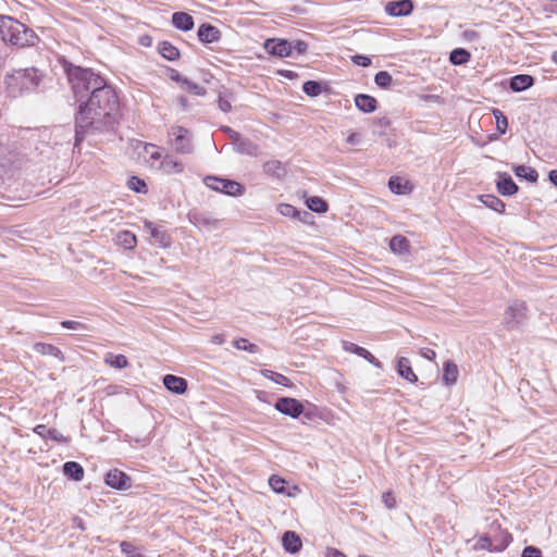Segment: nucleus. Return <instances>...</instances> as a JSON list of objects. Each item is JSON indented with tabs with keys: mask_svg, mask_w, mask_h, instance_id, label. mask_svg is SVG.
Listing matches in <instances>:
<instances>
[{
	"mask_svg": "<svg viewBox=\"0 0 557 557\" xmlns=\"http://www.w3.org/2000/svg\"><path fill=\"white\" fill-rule=\"evenodd\" d=\"M145 228L149 231L150 236L159 247L166 248L171 245V237L166 231L157 226L153 222L145 221Z\"/></svg>",
	"mask_w": 557,
	"mask_h": 557,
	"instance_id": "f3484780",
	"label": "nucleus"
},
{
	"mask_svg": "<svg viewBox=\"0 0 557 557\" xmlns=\"http://www.w3.org/2000/svg\"><path fill=\"white\" fill-rule=\"evenodd\" d=\"M263 171L267 175L277 180L286 175L285 165L278 160H270L263 163Z\"/></svg>",
	"mask_w": 557,
	"mask_h": 557,
	"instance_id": "bb28decb",
	"label": "nucleus"
},
{
	"mask_svg": "<svg viewBox=\"0 0 557 557\" xmlns=\"http://www.w3.org/2000/svg\"><path fill=\"white\" fill-rule=\"evenodd\" d=\"M374 83L382 89H387L392 86L393 77L387 71H380L374 75Z\"/></svg>",
	"mask_w": 557,
	"mask_h": 557,
	"instance_id": "a19ab883",
	"label": "nucleus"
},
{
	"mask_svg": "<svg viewBox=\"0 0 557 557\" xmlns=\"http://www.w3.org/2000/svg\"><path fill=\"white\" fill-rule=\"evenodd\" d=\"M271 488L277 494H286L287 482L280 475L273 474L269 479Z\"/></svg>",
	"mask_w": 557,
	"mask_h": 557,
	"instance_id": "37998d69",
	"label": "nucleus"
},
{
	"mask_svg": "<svg viewBox=\"0 0 557 557\" xmlns=\"http://www.w3.org/2000/svg\"><path fill=\"white\" fill-rule=\"evenodd\" d=\"M264 49L271 55L285 58L290 57L289 40L283 38H269L264 41Z\"/></svg>",
	"mask_w": 557,
	"mask_h": 557,
	"instance_id": "9b49d317",
	"label": "nucleus"
},
{
	"mask_svg": "<svg viewBox=\"0 0 557 557\" xmlns=\"http://www.w3.org/2000/svg\"><path fill=\"white\" fill-rule=\"evenodd\" d=\"M496 189L502 196L509 197L517 194L519 187L508 173L498 172L496 180Z\"/></svg>",
	"mask_w": 557,
	"mask_h": 557,
	"instance_id": "ddd939ff",
	"label": "nucleus"
},
{
	"mask_svg": "<svg viewBox=\"0 0 557 557\" xmlns=\"http://www.w3.org/2000/svg\"><path fill=\"white\" fill-rule=\"evenodd\" d=\"M0 36L3 42L17 48L33 47L39 41L32 28L8 15H0Z\"/></svg>",
	"mask_w": 557,
	"mask_h": 557,
	"instance_id": "7ed1b4c3",
	"label": "nucleus"
},
{
	"mask_svg": "<svg viewBox=\"0 0 557 557\" xmlns=\"http://www.w3.org/2000/svg\"><path fill=\"white\" fill-rule=\"evenodd\" d=\"M382 497H383V502L387 508L392 509L396 506L395 497L393 496V494L391 492L384 493Z\"/></svg>",
	"mask_w": 557,
	"mask_h": 557,
	"instance_id": "680f3d73",
	"label": "nucleus"
},
{
	"mask_svg": "<svg viewBox=\"0 0 557 557\" xmlns=\"http://www.w3.org/2000/svg\"><path fill=\"white\" fill-rule=\"evenodd\" d=\"M34 350L42 356H51L60 360L61 362L65 361L64 354L61 351L60 348L52 344L47 343H35L33 346Z\"/></svg>",
	"mask_w": 557,
	"mask_h": 557,
	"instance_id": "393cba45",
	"label": "nucleus"
},
{
	"mask_svg": "<svg viewBox=\"0 0 557 557\" xmlns=\"http://www.w3.org/2000/svg\"><path fill=\"white\" fill-rule=\"evenodd\" d=\"M120 547L122 554H124L126 557H145L131 542L123 541L120 543Z\"/></svg>",
	"mask_w": 557,
	"mask_h": 557,
	"instance_id": "c03bdc74",
	"label": "nucleus"
},
{
	"mask_svg": "<svg viewBox=\"0 0 557 557\" xmlns=\"http://www.w3.org/2000/svg\"><path fill=\"white\" fill-rule=\"evenodd\" d=\"M527 304L523 300H513L505 310L504 324L506 329L512 330L527 318Z\"/></svg>",
	"mask_w": 557,
	"mask_h": 557,
	"instance_id": "423d86ee",
	"label": "nucleus"
},
{
	"mask_svg": "<svg viewBox=\"0 0 557 557\" xmlns=\"http://www.w3.org/2000/svg\"><path fill=\"white\" fill-rule=\"evenodd\" d=\"M235 150L240 154L256 157L259 153V147L248 138L242 136L234 144Z\"/></svg>",
	"mask_w": 557,
	"mask_h": 557,
	"instance_id": "a878e982",
	"label": "nucleus"
},
{
	"mask_svg": "<svg viewBox=\"0 0 557 557\" xmlns=\"http://www.w3.org/2000/svg\"><path fill=\"white\" fill-rule=\"evenodd\" d=\"M163 385L164 387L176 395H183L188 387L187 381L182 376H176L173 374H166L163 376Z\"/></svg>",
	"mask_w": 557,
	"mask_h": 557,
	"instance_id": "dca6fc26",
	"label": "nucleus"
},
{
	"mask_svg": "<svg viewBox=\"0 0 557 557\" xmlns=\"http://www.w3.org/2000/svg\"><path fill=\"white\" fill-rule=\"evenodd\" d=\"M44 79V73L36 67L13 70L4 76L7 94L17 98L38 89Z\"/></svg>",
	"mask_w": 557,
	"mask_h": 557,
	"instance_id": "f03ea898",
	"label": "nucleus"
},
{
	"mask_svg": "<svg viewBox=\"0 0 557 557\" xmlns=\"http://www.w3.org/2000/svg\"><path fill=\"white\" fill-rule=\"evenodd\" d=\"M189 222L198 228L206 231H214L219 227L220 221L214 219L209 212L190 210L188 212Z\"/></svg>",
	"mask_w": 557,
	"mask_h": 557,
	"instance_id": "1a4fd4ad",
	"label": "nucleus"
},
{
	"mask_svg": "<svg viewBox=\"0 0 557 557\" xmlns=\"http://www.w3.org/2000/svg\"><path fill=\"white\" fill-rule=\"evenodd\" d=\"M282 545L286 553L296 554L300 552L302 542L300 536L294 531H286L282 536Z\"/></svg>",
	"mask_w": 557,
	"mask_h": 557,
	"instance_id": "aec40b11",
	"label": "nucleus"
},
{
	"mask_svg": "<svg viewBox=\"0 0 557 557\" xmlns=\"http://www.w3.org/2000/svg\"><path fill=\"white\" fill-rule=\"evenodd\" d=\"M513 173L517 177L524 178L530 183H536L539 180L537 171L523 164L513 166Z\"/></svg>",
	"mask_w": 557,
	"mask_h": 557,
	"instance_id": "2f4dec72",
	"label": "nucleus"
},
{
	"mask_svg": "<svg viewBox=\"0 0 557 557\" xmlns=\"http://www.w3.org/2000/svg\"><path fill=\"white\" fill-rule=\"evenodd\" d=\"M306 206L310 211L320 214L325 213L329 210L327 202L319 196H311L307 198Z\"/></svg>",
	"mask_w": 557,
	"mask_h": 557,
	"instance_id": "72a5a7b5",
	"label": "nucleus"
},
{
	"mask_svg": "<svg viewBox=\"0 0 557 557\" xmlns=\"http://www.w3.org/2000/svg\"><path fill=\"white\" fill-rule=\"evenodd\" d=\"M397 373L400 377L407 380L410 383H416L418 381L417 374L413 372L411 368V362L406 357H399L397 359Z\"/></svg>",
	"mask_w": 557,
	"mask_h": 557,
	"instance_id": "5701e85b",
	"label": "nucleus"
},
{
	"mask_svg": "<svg viewBox=\"0 0 557 557\" xmlns=\"http://www.w3.org/2000/svg\"><path fill=\"white\" fill-rule=\"evenodd\" d=\"M274 408L282 414L288 416L293 419L299 418L304 412V405L296 398L280 397L274 404Z\"/></svg>",
	"mask_w": 557,
	"mask_h": 557,
	"instance_id": "6e6552de",
	"label": "nucleus"
},
{
	"mask_svg": "<svg viewBox=\"0 0 557 557\" xmlns=\"http://www.w3.org/2000/svg\"><path fill=\"white\" fill-rule=\"evenodd\" d=\"M278 74L288 79H294V78L298 77V74L290 70H280Z\"/></svg>",
	"mask_w": 557,
	"mask_h": 557,
	"instance_id": "0e129e2a",
	"label": "nucleus"
},
{
	"mask_svg": "<svg viewBox=\"0 0 557 557\" xmlns=\"http://www.w3.org/2000/svg\"><path fill=\"white\" fill-rule=\"evenodd\" d=\"M290 44V53L295 50L298 54H305L308 51V44L304 40L296 39L289 40Z\"/></svg>",
	"mask_w": 557,
	"mask_h": 557,
	"instance_id": "3c124183",
	"label": "nucleus"
},
{
	"mask_svg": "<svg viewBox=\"0 0 557 557\" xmlns=\"http://www.w3.org/2000/svg\"><path fill=\"white\" fill-rule=\"evenodd\" d=\"M73 524H74L76 528L81 529L82 531H84V530L86 529V527H85V523H84L83 519H82V518H79V517H74V518H73Z\"/></svg>",
	"mask_w": 557,
	"mask_h": 557,
	"instance_id": "774afa93",
	"label": "nucleus"
},
{
	"mask_svg": "<svg viewBox=\"0 0 557 557\" xmlns=\"http://www.w3.org/2000/svg\"><path fill=\"white\" fill-rule=\"evenodd\" d=\"M343 349L347 352L355 354L363 359H366L369 363L374 366L376 369H382L383 364L382 362L375 358L368 349L351 343V342H343Z\"/></svg>",
	"mask_w": 557,
	"mask_h": 557,
	"instance_id": "4468645a",
	"label": "nucleus"
},
{
	"mask_svg": "<svg viewBox=\"0 0 557 557\" xmlns=\"http://www.w3.org/2000/svg\"><path fill=\"white\" fill-rule=\"evenodd\" d=\"M409 240L401 235H395L389 240V249L394 253H405L409 250Z\"/></svg>",
	"mask_w": 557,
	"mask_h": 557,
	"instance_id": "f704fd0d",
	"label": "nucleus"
},
{
	"mask_svg": "<svg viewBox=\"0 0 557 557\" xmlns=\"http://www.w3.org/2000/svg\"><path fill=\"white\" fill-rule=\"evenodd\" d=\"M218 106L221 111L225 113L230 112L232 110L231 98L220 92L218 98Z\"/></svg>",
	"mask_w": 557,
	"mask_h": 557,
	"instance_id": "603ef678",
	"label": "nucleus"
},
{
	"mask_svg": "<svg viewBox=\"0 0 557 557\" xmlns=\"http://www.w3.org/2000/svg\"><path fill=\"white\" fill-rule=\"evenodd\" d=\"M355 106L363 113H372L377 108V100L368 94H358L355 96Z\"/></svg>",
	"mask_w": 557,
	"mask_h": 557,
	"instance_id": "4be33fe9",
	"label": "nucleus"
},
{
	"mask_svg": "<svg viewBox=\"0 0 557 557\" xmlns=\"http://www.w3.org/2000/svg\"><path fill=\"white\" fill-rule=\"evenodd\" d=\"M296 219L302 222L304 224L313 223V215L306 210H299Z\"/></svg>",
	"mask_w": 557,
	"mask_h": 557,
	"instance_id": "6e6d98bb",
	"label": "nucleus"
},
{
	"mask_svg": "<svg viewBox=\"0 0 557 557\" xmlns=\"http://www.w3.org/2000/svg\"><path fill=\"white\" fill-rule=\"evenodd\" d=\"M158 52L168 61H176L181 57L180 50L166 40L159 42Z\"/></svg>",
	"mask_w": 557,
	"mask_h": 557,
	"instance_id": "c756f323",
	"label": "nucleus"
},
{
	"mask_svg": "<svg viewBox=\"0 0 557 557\" xmlns=\"http://www.w3.org/2000/svg\"><path fill=\"white\" fill-rule=\"evenodd\" d=\"M535 83V78L529 74H518L510 78L509 88L513 92H521L531 88Z\"/></svg>",
	"mask_w": 557,
	"mask_h": 557,
	"instance_id": "412c9836",
	"label": "nucleus"
},
{
	"mask_svg": "<svg viewBox=\"0 0 557 557\" xmlns=\"http://www.w3.org/2000/svg\"><path fill=\"white\" fill-rule=\"evenodd\" d=\"M471 59V53L465 48H455L449 53V62L453 65H463Z\"/></svg>",
	"mask_w": 557,
	"mask_h": 557,
	"instance_id": "473e14b6",
	"label": "nucleus"
},
{
	"mask_svg": "<svg viewBox=\"0 0 557 557\" xmlns=\"http://www.w3.org/2000/svg\"><path fill=\"white\" fill-rule=\"evenodd\" d=\"M169 77L181 84V86L184 84V81H186L187 77H184L178 71L174 70V69H170L169 70Z\"/></svg>",
	"mask_w": 557,
	"mask_h": 557,
	"instance_id": "bf43d9fd",
	"label": "nucleus"
},
{
	"mask_svg": "<svg viewBox=\"0 0 557 557\" xmlns=\"http://www.w3.org/2000/svg\"><path fill=\"white\" fill-rule=\"evenodd\" d=\"M492 113L495 117L496 122V129L499 134H505L508 128V120L507 116L499 110V109H493Z\"/></svg>",
	"mask_w": 557,
	"mask_h": 557,
	"instance_id": "79ce46f5",
	"label": "nucleus"
},
{
	"mask_svg": "<svg viewBox=\"0 0 557 557\" xmlns=\"http://www.w3.org/2000/svg\"><path fill=\"white\" fill-rule=\"evenodd\" d=\"M521 557H543V555L539 547L530 545L523 548Z\"/></svg>",
	"mask_w": 557,
	"mask_h": 557,
	"instance_id": "5fc2aeb1",
	"label": "nucleus"
},
{
	"mask_svg": "<svg viewBox=\"0 0 557 557\" xmlns=\"http://www.w3.org/2000/svg\"><path fill=\"white\" fill-rule=\"evenodd\" d=\"M412 0H391L385 4V12L395 17L407 16L413 11Z\"/></svg>",
	"mask_w": 557,
	"mask_h": 557,
	"instance_id": "f8f14e48",
	"label": "nucleus"
},
{
	"mask_svg": "<svg viewBox=\"0 0 557 557\" xmlns=\"http://www.w3.org/2000/svg\"><path fill=\"white\" fill-rule=\"evenodd\" d=\"M34 432L42 438H48L59 444H67L70 438L64 436L59 430L47 428L45 424H38Z\"/></svg>",
	"mask_w": 557,
	"mask_h": 557,
	"instance_id": "a211bd4d",
	"label": "nucleus"
},
{
	"mask_svg": "<svg viewBox=\"0 0 557 557\" xmlns=\"http://www.w3.org/2000/svg\"><path fill=\"white\" fill-rule=\"evenodd\" d=\"M461 36L466 41H475L480 38V34L472 29H467L462 32Z\"/></svg>",
	"mask_w": 557,
	"mask_h": 557,
	"instance_id": "052dcab7",
	"label": "nucleus"
},
{
	"mask_svg": "<svg viewBox=\"0 0 557 557\" xmlns=\"http://www.w3.org/2000/svg\"><path fill=\"white\" fill-rule=\"evenodd\" d=\"M173 136V147L178 153H191L194 146L191 143V134L183 126H175L171 131Z\"/></svg>",
	"mask_w": 557,
	"mask_h": 557,
	"instance_id": "0eeeda50",
	"label": "nucleus"
},
{
	"mask_svg": "<svg viewBox=\"0 0 557 557\" xmlns=\"http://www.w3.org/2000/svg\"><path fill=\"white\" fill-rule=\"evenodd\" d=\"M76 110L73 151L88 136L114 133L120 122V100L115 89L91 69L62 59Z\"/></svg>",
	"mask_w": 557,
	"mask_h": 557,
	"instance_id": "f257e3e1",
	"label": "nucleus"
},
{
	"mask_svg": "<svg viewBox=\"0 0 557 557\" xmlns=\"http://www.w3.org/2000/svg\"><path fill=\"white\" fill-rule=\"evenodd\" d=\"M104 483L114 490H127L132 486V479L119 469H111L106 473Z\"/></svg>",
	"mask_w": 557,
	"mask_h": 557,
	"instance_id": "9d476101",
	"label": "nucleus"
},
{
	"mask_svg": "<svg viewBox=\"0 0 557 557\" xmlns=\"http://www.w3.org/2000/svg\"><path fill=\"white\" fill-rule=\"evenodd\" d=\"M326 557H347V556L336 548H329L326 552Z\"/></svg>",
	"mask_w": 557,
	"mask_h": 557,
	"instance_id": "69168bd1",
	"label": "nucleus"
},
{
	"mask_svg": "<svg viewBox=\"0 0 557 557\" xmlns=\"http://www.w3.org/2000/svg\"><path fill=\"white\" fill-rule=\"evenodd\" d=\"M548 181L557 187V170H550L548 172Z\"/></svg>",
	"mask_w": 557,
	"mask_h": 557,
	"instance_id": "338daca9",
	"label": "nucleus"
},
{
	"mask_svg": "<svg viewBox=\"0 0 557 557\" xmlns=\"http://www.w3.org/2000/svg\"><path fill=\"white\" fill-rule=\"evenodd\" d=\"M203 183L210 189L232 197H238L245 193V187L240 183L230 178L208 175Z\"/></svg>",
	"mask_w": 557,
	"mask_h": 557,
	"instance_id": "39448f33",
	"label": "nucleus"
},
{
	"mask_svg": "<svg viewBox=\"0 0 557 557\" xmlns=\"http://www.w3.org/2000/svg\"><path fill=\"white\" fill-rule=\"evenodd\" d=\"M502 543L497 550L505 549L512 541V536L507 531H500Z\"/></svg>",
	"mask_w": 557,
	"mask_h": 557,
	"instance_id": "13d9d810",
	"label": "nucleus"
},
{
	"mask_svg": "<svg viewBox=\"0 0 557 557\" xmlns=\"http://www.w3.org/2000/svg\"><path fill=\"white\" fill-rule=\"evenodd\" d=\"M182 88L187 90L188 92H190L193 95H196V96H203V95H206V88L205 87L200 86L197 83H194V82L189 81L188 78H186V81H184V84L182 85Z\"/></svg>",
	"mask_w": 557,
	"mask_h": 557,
	"instance_id": "49530a36",
	"label": "nucleus"
},
{
	"mask_svg": "<svg viewBox=\"0 0 557 557\" xmlns=\"http://www.w3.org/2000/svg\"><path fill=\"white\" fill-rule=\"evenodd\" d=\"M127 187L135 191V193H139V194H146L148 191V186L146 184V182L138 177V176H131L127 181Z\"/></svg>",
	"mask_w": 557,
	"mask_h": 557,
	"instance_id": "ea45409f",
	"label": "nucleus"
},
{
	"mask_svg": "<svg viewBox=\"0 0 557 557\" xmlns=\"http://www.w3.org/2000/svg\"><path fill=\"white\" fill-rule=\"evenodd\" d=\"M61 325L64 329H69V330H73V331H77V332H82V333L88 331V326L85 323H82L78 321L64 320L61 322Z\"/></svg>",
	"mask_w": 557,
	"mask_h": 557,
	"instance_id": "09e8293b",
	"label": "nucleus"
},
{
	"mask_svg": "<svg viewBox=\"0 0 557 557\" xmlns=\"http://www.w3.org/2000/svg\"><path fill=\"white\" fill-rule=\"evenodd\" d=\"M172 25L182 32H189L195 26L194 17L186 12H174L171 17Z\"/></svg>",
	"mask_w": 557,
	"mask_h": 557,
	"instance_id": "6ab92c4d",
	"label": "nucleus"
},
{
	"mask_svg": "<svg viewBox=\"0 0 557 557\" xmlns=\"http://www.w3.org/2000/svg\"><path fill=\"white\" fill-rule=\"evenodd\" d=\"M388 188L396 195H403L407 193L408 182L399 176H391L388 180Z\"/></svg>",
	"mask_w": 557,
	"mask_h": 557,
	"instance_id": "e433bc0d",
	"label": "nucleus"
},
{
	"mask_svg": "<svg viewBox=\"0 0 557 557\" xmlns=\"http://www.w3.org/2000/svg\"><path fill=\"white\" fill-rule=\"evenodd\" d=\"M48 137V140H42L41 141V145L42 147L40 146H37L36 149L39 150V152L41 154H47V158L50 159L52 158V154L50 153H47V151L45 150V146L47 147H51L52 149H55L58 152L61 150L62 147L66 146L69 147L70 144H71V128L70 127H66V126H54L50 133L47 135V134H44L42 135V138H46Z\"/></svg>",
	"mask_w": 557,
	"mask_h": 557,
	"instance_id": "20e7f679",
	"label": "nucleus"
},
{
	"mask_svg": "<svg viewBox=\"0 0 557 557\" xmlns=\"http://www.w3.org/2000/svg\"><path fill=\"white\" fill-rule=\"evenodd\" d=\"M277 210L278 212L284 215V216H289V218H297L298 215V209L289 203H281L278 205L277 207Z\"/></svg>",
	"mask_w": 557,
	"mask_h": 557,
	"instance_id": "8fccbe9b",
	"label": "nucleus"
},
{
	"mask_svg": "<svg viewBox=\"0 0 557 557\" xmlns=\"http://www.w3.org/2000/svg\"><path fill=\"white\" fill-rule=\"evenodd\" d=\"M351 61L354 64L362 66V67H368L372 63L371 59L368 55H363V54L352 55Z\"/></svg>",
	"mask_w": 557,
	"mask_h": 557,
	"instance_id": "864d4df0",
	"label": "nucleus"
},
{
	"mask_svg": "<svg viewBox=\"0 0 557 557\" xmlns=\"http://www.w3.org/2000/svg\"><path fill=\"white\" fill-rule=\"evenodd\" d=\"M302 91L308 97H318L322 92V84L318 81H307L302 84Z\"/></svg>",
	"mask_w": 557,
	"mask_h": 557,
	"instance_id": "4c0bfd02",
	"label": "nucleus"
},
{
	"mask_svg": "<svg viewBox=\"0 0 557 557\" xmlns=\"http://www.w3.org/2000/svg\"><path fill=\"white\" fill-rule=\"evenodd\" d=\"M459 375V370L457 364L451 361L447 360L444 362L443 366V382L445 385L450 386L454 385L457 382Z\"/></svg>",
	"mask_w": 557,
	"mask_h": 557,
	"instance_id": "cd10ccee",
	"label": "nucleus"
},
{
	"mask_svg": "<svg viewBox=\"0 0 557 557\" xmlns=\"http://www.w3.org/2000/svg\"><path fill=\"white\" fill-rule=\"evenodd\" d=\"M234 346L239 350H245L255 354L259 350L256 344L249 343L246 338H238L234 342Z\"/></svg>",
	"mask_w": 557,
	"mask_h": 557,
	"instance_id": "de8ad7c7",
	"label": "nucleus"
},
{
	"mask_svg": "<svg viewBox=\"0 0 557 557\" xmlns=\"http://www.w3.org/2000/svg\"><path fill=\"white\" fill-rule=\"evenodd\" d=\"M262 374L272 380L273 382H275L276 384H280V385H283V386H288L290 381L287 376L281 374V373H277V372H274V371H271V370H264L262 371Z\"/></svg>",
	"mask_w": 557,
	"mask_h": 557,
	"instance_id": "a18cd8bd",
	"label": "nucleus"
},
{
	"mask_svg": "<svg viewBox=\"0 0 557 557\" xmlns=\"http://www.w3.org/2000/svg\"><path fill=\"white\" fill-rule=\"evenodd\" d=\"M479 200L488 209L497 213H504L506 209L505 202L497 196L492 194L480 195Z\"/></svg>",
	"mask_w": 557,
	"mask_h": 557,
	"instance_id": "c85d7f7f",
	"label": "nucleus"
},
{
	"mask_svg": "<svg viewBox=\"0 0 557 557\" xmlns=\"http://www.w3.org/2000/svg\"><path fill=\"white\" fill-rule=\"evenodd\" d=\"M160 169L168 174L181 173L184 170V165L174 157L166 154L161 161Z\"/></svg>",
	"mask_w": 557,
	"mask_h": 557,
	"instance_id": "7c9ffc66",
	"label": "nucleus"
},
{
	"mask_svg": "<svg viewBox=\"0 0 557 557\" xmlns=\"http://www.w3.org/2000/svg\"><path fill=\"white\" fill-rule=\"evenodd\" d=\"M104 362L115 369H125L128 366V360L124 355H114L108 352L104 357Z\"/></svg>",
	"mask_w": 557,
	"mask_h": 557,
	"instance_id": "c9c22d12",
	"label": "nucleus"
},
{
	"mask_svg": "<svg viewBox=\"0 0 557 557\" xmlns=\"http://www.w3.org/2000/svg\"><path fill=\"white\" fill-rule=\"evenodd\" d=\"M117 238H119L120 244L125 249H133L136 246V244H137L136 236L131 231H122V232H120L119 235H117Z\"/></svg>",
	"mask_w": 557,
	"mask_h": 557,
	"instance_id": "58836bf2",
	"label": "nucleus"
},
{
	"mask_svg": "<svg viewBox=\"0 0 557 557\" xmlns=\"http://www.w3.org/2000/svg\"><path fill=\"white\" fill-rule=\"evenodd\" d=\"M197 36L200 42L209 45L218 42L221 39V32L218 27L210 23H202L197 30Z\"/></svg>",
	"mask_w": 557,
	"mask_h": 557,
	"instance_id": "2eb2a0df",
	"label": "nucleus"
},
{
	"mask_svg": "<svg viewBox=\"0 0 557 557\" xmlns=\"http://www.w3.org/2000/svg\"><path fill=\"white\" fill-rule=\"evenodd\" d=\"M63 474L75 482H79L84 479V468L81 463L76 461H66L62 466Z\"/></svg>",
	"mask_w": 557,
	"mask_h": 557,
	"instance_id": "b1692460",
	"label": "nucleus"
},
{
	"mask_svg": "<svg viewBox=\"0 0 557 557\" xmlns=\"http://www.w3.org/2000/svg\"><path fill=\"white\" fill-rule=\"evenodd\" d=\"M479 542L481 543V547L482 548H488L491 547L492 545V539L490 537L488 534H484L480 537Z\"/></svg>",
	"mask_w": 557,
	"mask_h": 557,
	"instance_id": "e2e57ef3",
	"label": "nucleus"
},
{
	"mask_svg": "<svg viewBox=\"0 0 557 557\" xmlns=\"http://www.w3.org/2000/svg\"><path fill=\"white\" fill-rule=\"evenodd\" d=\"M221 131L228 136V138L232 140V144L238 140V138L242 136L238 132L234 131L230 126H222Z\"/></svg>",
	"mask_w": 557,
	"mask_h": 557,
	"instance_id": "4d7b16f0",
	"label": "nucleus"
}]
</instances>
